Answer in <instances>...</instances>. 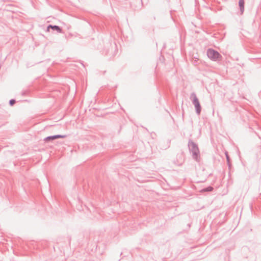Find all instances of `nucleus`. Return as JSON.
Instances as JSON below:
<instances>
[{
  "label": "nucleus",
  "mask_w": 261,
  "mask_h": 261,
  "mask_svg": "<svg viewBox=\"0 0 261 261\" xmlns=\"http://www.w3.org/2000/svg\"><path fill=\"white\" fill-rule=\"evenodd\" d=\"M207 55L208 57L213 61H219L221 58V56L218 52L212 49L207 50Z\"/></svg>",
  "instance_id": "nucleus-1"
},
{
  "label": "nucleus",
  "mask_w": 261,
  "mask_h": 261,
  "mask_svg": "<svg viewBox=\"0 0 261 261\" xmlns=\"http://www.w3.org/2000/svg\"><path fill=\"white\" fill-rule=\"evenodd\" d=\"M65 137L64 135H55L53 136L47 137L44 139V141L45 142H49L52 140L55 139H59V138H64Z\"/></svg>",
  "instance_id": "nucleus-2"
},
{
  "label": "nucleus",
  "mask_w": 261,
  "mask_h": 261,
  "mask_svg": "<svg viewBox=\"0 0 261 261\" xmlns=\"http://www.w3.org/2000/svg\"><path fill=\"white\" fill-rule=\"evenodd\" d=\"M193 103L196 108L197 113L199 114L201 111V108L198 100L196 97L194 98Z\"/></svg>",
  "instance_id": "nucleus-3"
},
{
  "label": "nucleus",
  "mask_w": 261,
  "mask_h": 261,
  "mask_svg": "<svg viewBox=\"0 0 261 261\" xmlns=\"http://www.w3.org/2000/svg\"><path fill=\"white\" fill-rule=\"evenodd\" d=\"M50 28H51V29H53L54 30H55L58 31L60 33H61L62 32L61 29L58 26H57V25H49L47 27V32H49V29Z\"/></svg>",
  "instance_id": "nucleus-4"
},
{
  "label": "nucleus",
  "mask_w": 261,
  "mask_h": 261,
  "mask_svg": "<svg viewBox=\"0 0 261 261\" xmlns=\"http://www.w3.org/2000/svg\"><path fill=\"white\" fill-rule=\"evenodd\" d=\"M239 6L240 7L241 13H242L244 11V1L239 0Z\"/></svg>",
  "instance_id": "nucleus-5"
},
{
  "label": "nucleus",
  "mask_w": 261,
  "mask_h": 261,
  "mask_svg": "<svg viewBox=\"0 0 261 261\" xmlns=\"http://www.w3.org/2000/svg\"><path fill=\"white\" fill-rule=\"evenodd\" d=\"M15 102V100L14 99H12L10 101V104L11 106H13Z\"/></svg>",
  "instance_id": "nucleus-6"
},
{
  "label": "nucleus",
  "mask_w": 261,
  "mask_h": 261,
  "mask_svg": "<svg viewBox=\"0 0 261 261\" xmlns=\"http://www.w3.org/2000/svg\"><path fill=\"white\" fill-rule=\"evenodd\" d=\"M212 190H213V188L209 187V188H207L206 189H205L204 191H211Z\"/></svg>",
  "instance_id": "nucleus-7"
},
{
  "label": "nucleus",
  "mask_w": 261,
  "mask_h": 261,
  "mask_svg": "<svg viewBox=\"0 0 261 261\" xmlns=\"http://www.w3.org/2000/svg\"><path fill=\"white\" fill-rule=\"evenodd\" d=\"M226 156H227V160H228V155H227V154L226 153Z\"/></svg>",
  "instance_id": "nucleus-8"
}]
</instances>
